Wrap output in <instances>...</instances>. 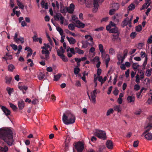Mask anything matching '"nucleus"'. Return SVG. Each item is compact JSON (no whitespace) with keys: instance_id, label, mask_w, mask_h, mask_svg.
Here are the masks:
<instances>
[{"instance_id":"f257e3e1","label":"nucleus","mask_w":152,"mask_h":152,"mask_svg":"<svg viewBox=\"0 0 152 152\" xmlns=\"http://www.w3.org/2000/svg\"><path fill=\"white\" fill-rule=\"evenodd\" d=\"M0 140H3L10 146L12 145L13 142L12 131L8 128H0Z\"/></svg>"},{"instance_id":"f03ea898","label":"nucleus","mask_w":152,"mask_h":152,"mask_svg":"<svg viewBox=\"0 0 152 152\" xmlns=\"http://www.w3.org/2000/svg\"><path fill=\"white\" fill-rule=\"evenodd\" d=\"M75 116L71 113H64L63 115L62 121L66 125L72 124L75 122Z\"/></svg>"},{"instance_id":"7ed1b4c3","label":"nucleus","mask_w":152,"mask_h":152,"mask_svg":"<svg viewBox=\"0 0 152 152\" xmlns=\"http://www.w3.org/2000/svg\"><path fill=\"white\" fill-rule=\"evenodd\" d=\"M104 0H86V2L85 3L86 7H91L93 6L94 8L93 9V12H96L98 9L99 7L98 3H102Z\"/></svg>"},{"instance_id":"20e7f679","label":"nucleus","mask_w":152,"mask_h":152,"mask_svg":"<svg viewBox=\"0 0 152 152\" xmlns=\"http://www.w3.org/2000/svg\"><path fill=\"white\" fill-rule=\"evenodd\" d=\"M95 135L99 138L104 140L106 139V136L105 132L97 129L94 133Z\"/></svg>"},{"instance_id":"39448f33","label":"nucleus","mask_w":152,"mask_h":152,"mask_svg":"<svg viewBox=\"0 0 152 152\" xmlns=\"http://www.w3.org/2000/svg\"><path fill=\"white\" fill-rule=\"evenodd\" d=\"M74 145L77 152H82L84 148V145L83 143L79 142L75 143ZM73 151V152H75L74 148Z\"/></svg>"},{"instance_id":"423d86ee","label":"nucleus","mask_w":152,"mask_h":152,"mask_svg":"<svg viewBox=\"0 0 152 152\" xmlns=\"http://www.w3.org/2000/svg\"><path fill=\"white\" fill-rule=\"evenodd\" d=\"M54 18L55 20H58L60 19L61 24H63L64 19V17L62 16L61 13H57L56 15L54 16Z\"/></svg>"},{"instance_id":"0eeeda50","label":"nucleus","mask_w":152,"mask_h":152,"mask_svg":"<svg viewBox=\"0 0 152 152\" xmlns=\"http://www.w3.org/2000/svg\"><path fill=\"white\" fill-rule=\"evenodd\" d=\"M145 131L143 133L142 136L144 135L145 134L149 133V132L152 129V123H148V125L145 128Z\"/></svg>"},{"instance_id":"6e6552de","label":"nucleus","mask_w":152,"mask_h":152,"mask_svg":"<svg viewBox=\"0 0 152 152\" xmlns=\"http://www.w3.org/2000/svg\"><path fill=\"white\" fill-rule=\"evenodd\" d=\"M1 109L5 115L9 118V117L8 116L10 114L11 112L10 110L4 106H1Z\"/></svg>"},{"instance_id":"1a4fd4ad","label":"nucleus","mask_w":152,"mask_h":152,"mask_svg":"<svg viewBox=\"0 0 152 152\" xmlns=\"http://www.w3.org/2000/svg\"><path fill=\"white\" fill-rule=\"evenodd\" d=\"M75 22L76 23L75 27H76L82 28H84L85 26V24L79 20H76Z\"/></svg>"},{"instance_id":"9d476101","label":"nucleus","mask_w":152,"mask_h":152,"mask_svg":"<svg viewBox=\"0 0 152 152\" xmlns=\"http://www.w3.org/2000/svg\"><path fill=\"white\" fill-rule=\"evenodd\" d=\"M75 8V5L73 4H71L69 7H66V10L67 12L69 13L72 14L73 13Z\"/></svg>"},{"instance_id":"9b49d317","label":"nucleus","mask_w":152,"mask_h":152,"mask_svg":"<svg viewBox=\"0 0 152 152\" xmlns=\"http://www.w3.org/2000/svg\"><path fill=\"white\" fill-rule=\"evenodd\" d=\"M119 34L120 33L119 32L113 34V37L112 39L113 41H115L117 40L120 41L121 40V39L119 37Z\"/></svg>"},{"instance_id":"f8f14e48","label":"nucleus","mask_w":152,"mask_h":152,"mask_svg":"<svg viewBox=\"0 0 152 152\" xmlns=\"http://www.w3.org/2000/svg\"><path fill=\"white\" fill-rule=\"evenodd\" d=\"M18 105L19 110H22L25 106V102L23 100L20 101L18 102Z\"/></svg>"},{"instance_id":"ddd939ff","label":"nucleus","mask_w":152,"mask_h":152,"mask_svg":"<svg viewBox=\"0 0 152 152\" xmlns=\"http://www.w3.org/2000/svg\"><path fill=\"white\" fill-rule=\"evenodd\" d=\"M99 48L101 53L102 57H103L105 55V53L104 52L103 46L102 44H100L99 45Z\"/></svg>"},{"instance_id":"4468645a","label":"nucleus","mask_w":152,"mask_h":152,"mask_svg":"<svg viewBox=\"0 0 152 152\" xmlns=\"http://www.w3.org/2000/svg\"><path fill=\"white\" fill-rule=\"evenodd\" d=\"M42 54L45 55V59L46 60H48L49 58V55L50 54V52L48 50H42Z\"/></svg>"},{"instance_id":"2eb2a0df","label":"nucleus","mask_w":152,"mask_h":152,"mask_svg":"<svg viewBox=\"0 0 152 152\" xmlns=\"http://www.w3.org/2000/svg\"><path fill=\"white\" fill-rule=\"evenodd\" d=\"M129 19L128 17H127L124 20L121 24V26L122 27H124L128 25L129 22Z\"/></svg>"},{"instance_id":"dca6fc26","label":"nucleus","mask_w":152,"mask_h":152,"mask_svg":"<svg viewBox=\"0 0 152 152\" xmlns=\"http://www.w3.org/2000/svg\"><path fill=\"white\" fill-rule=\"evenodd\" d=\"M106 145L107 147L110 149H111L113 148V143L110 140H107L106 143Z\"/></svg>"},{"instance_id":"f3484780","label":"nucleus","mask_w":152,"mask_h":152,"mask_svg":"<svg viewBox=\"0 0 152 152\" xmlns=\"http://www.w3.org/2000/svg\"><path fill=\"white\" fill-rule=\"evenodd\" d=\"M66 38L70 44H74L76 42L75 39L72 37L69 38L67 36Z\"/></svg>"},{"instance_id":"a211bd4d","label":"nucleus","mask_w":152,"mask_h":152,"mask_svg":"<svg viewBox=\"0 0 152 152\" xmlns=\"http://www.w3.org/2000/svg\"><path fill=\"white\" fill-rule=\"evenodd\" d=\"M145 138L147 140H152V134L150 133H147L145 134Z\"/></svg>"},{"instance_id":"6ab92c4d","label":"nucleus","mask_w":152,"mask_h":152,"mask_svg":"<svg viewBox=\"0 0 152 152\" xmlns=\"http://www.w3.org/2000/svg\"><path fill=\"white\" fill-rule=\"evenodd\" d=\"M33 40L34 42H37L39 41L40 44H41L42 42V39L41 38H37L36 35H34L32 37Z\"/></svg>"},{"instance_id":"aec40b11","label":"nucleus","mask_w":152,"mask_h":152,"mask_svg":"<svg viewBox=\"0 0 152 152\" xmlns=\"http://www.w3.org/2000/svg\"><path fill=\"white\" fill-rule=\"evenodd\" d=\"M150 4V3H149L148 1H146L145 3L143 4L142 8L140 9V10H144L145 8H147L149 6Z\"/></svg>"},{"instance_id":"412c9836","label":"nucleus","mask_w":152,"mask_h":152,"mask_svg":"<svg viewBox=\"0 0 152 152\" xmlns=\"http://www.w3.org/2000/svg\"><path fill=\"white\" fill-rule=\"evenodd\" d=\"M127 100L129 103L134 102L135 100V97L132 96H128L127 98Z\"/></svg>"},{"instance_id":"4be33fe9","label":"nucleus","mask_w":152,"mask_h":152,"mask_svg":"<svg viewBox=\"0 0 152 152\" xmlns=\"http://www.w3.org/2000/svg\"><path fill=\"white\" fill-rule=\"evenodd\" d=\"M6 83L7 84H10L12 80V77L10 76H6L5 77Z\"/></svg>"},{"instance_id":"5701e85b","label":"nucleus","mask_w":152,"mask_h":152,"mask_svg":"<svg viewBox=\"0 0 152 152\" xmlns=\"http://www.w3.org/2000/svg\"><path fill=\"white\" fill-rule=\"evenodd\" d=\"M110 33H114V34L118 33V28L116 26H115L114 28H112L110 31Z\"/></svg>"},{"instance_id":"b1692460","label":"nucleus","mask_w":152,"mask_h":152,"mask_svg":"<svg viewBox=\"0 0 152 152\" xmlns=\"http://www.w3.org/2000/svg\"><path fill=\"white\" fill-rule=\"evenodd\" d=\"M58 55L61 57L64 61L66 62L68 61L67 58L64 54L59 55V53L58 52Z\"/></svg>"},{"instance_id":"393cba45","label":"nucleus","mask_w":152,"mask_h":152,"mask_svg":"<svg viewBox=\"0 0 152 152\" xmlns=\"http://www.w3.org/2000/svg\"><path fill=\"white\" fill-rule=\"evenodd\" d=\"M41 5L42 8H45V9H48V5L47 3H45L44 1L42 0L41 2Z\"/></svg>"},{"instance_id":"a878e982","label":"nucleus","mask_w":152,"mask_h":152,"mask_svg":"<svg viewBox=\"0 0 152 152\" xmlns=\"http://www.w3.org/2000/svg\"><path fill=\"white\" fill-rule=\"evenodd\" d=\"M8 149V147L6 146L3 147L0 146V152H7Z\"/></svg>"},{"instance_id":"bb28decb","label":"nucleus","mask_w":152,"mask_h":152,"mask_svg":"<svg viewBox=\"0 0 152 152\" xmlns=\"http://www.w3.org/2000/svg\"><path fill=\"white\" fill-rule=\"evenodd\" d=\"M96 96L95 95L91 94L90 98L92 102L94 104H95L96 102Z\"/></svg>"},{"instance_id":"cd10ccee","label":"nucleus","mask_w":152,"mask_h":152,"mask_svg":"<svg viewBox=\"0 0 152 152\" xmlns=\"http://www.w3.org/2000/svg\"><path fill=\"white\" fill-rule=\"evenodd\" d=\"M119 7V4L117 3H113L112 4L113 9L115 10H118Z\"/></svg>"},{"instance_id":"c85d7f7f","label":"nucleus","mask_w":152,"mask_h":152,"mask_svg":"<svg viewBox=\"0 0 152 152\" xmlns=\"http://www.w3.org/2000/svg\"><path fill=\"white\" fill-rule=\"evenodd\" d=\"M17 5L19 6V7L23 10L24 8V6L23 4L22 3L19 1L18 0H17Z\"/></svg>"},{"instance_id":"c756f323","label":"nucleus","mask_w":152,"mask_h":152,"mask_svg":"<svg viewBox=\"0 0 152 152\" xmlns=\"http://www.w3.org/2000/svg\"><path fill=\"white\" fill-rule=\"evenodd\" d=\"M3 58L7 60V59H12V57L11 55H9L8 53H7L5 56L3 57Z\"/></svg>"},{"instance_id":"7c9ffc66","label":"nucleus","mask_w":152,"mask_h":152,"mask_svg":"<svg viewBox=\"0 0 152 152\" xmlns=\"http://www.w3.org/2000/svg\"><path fill=\"white\" fill-rule=\"evenodd\" d=\"M18 87L20 90L22 91H23L24 90L26 91L28 89V87L26 86H20L18 85Z\"/></svg>"},{"instance_id":"2f4dec72","label":"nucleus","mask_w":152,"mask_h":152,"mask_svg":"<svg viewBox=\"0 0 152 152\" xmlns=\"http://www.w3.org/2000/svg\"><path fill=\"white\" fill-rule=\"evenodd\" d=\"M75 25L74 24L70 23L68 25V27L69 29L71 30H74L75 28Z\"/></svg>"},{"instance_id":"473e14b6","label":"nucleus","mask_w":152,"mask_h":152,"mask_svg":"<svg viewBox=\"0 0 152 152\" xmlns=\"http://www.w3.org/2000/svg\"><path fill=\"white\" fill-rule=\"evenodd\" d=\"M75 50L76 52L80 54H82L84 53L83 51V50L79 49L77 48H76L75 49Z\"/></svg>"},{"instance_id":"72a5a7b5","label":"nucleus","mask_w":152,"mask_h":152,"mask_svg":"<svg viewBox=\"0 0 152 152\" xmlns=\"http://www.w3.org/2000/svg\"><path fill=\"white\" fill-rule=\"evenodd\" d=\"M45 77V75L42 72H40L38 76V79L39 80H42L44 79Z\"/></svg>"},{"instance_id":"f704fd0d","label":"nucleus","mask_w":152,"mask_h":152,"mask_svg":"<svg viewBox=\"0 0 152 152\" xmlns=\"http://www.w3.org/2000/svg\"><path fill=\"white\" fill-rule=\"evenodd\" d=\"M9 104L10 105V107L13 109L14 111H16L17 110L18 107L14 105L13 104L11 103H10Z\"/></svg>"},{"instance_id":"c9c22d12","label":"nucleus","mask_w":152,"mask_h":152,"mask_svg":"<svg viewBox=\"0 0 152 152\" xmlns=\"http://www.w3.org/2000/svg\"><path fill=\"white\" fill-rule=\"evenodd\" d=\"M56 29L57 31L59 32L60 35L62 36L63 35V29L60 27H56Z\"/></svg>"},{"instance_id":"e433bc0d","label":"nucleus","mask_w":152,"mask_h":152,"mask_svg":"<svg viewBox=\"0 0 152 152\" xmlns=\"http://www.w3.org/2000/svg\"><path fill=\"white\" fill-rule=\"evenodd\" d=\"M80 71V69L78 67H75L74 69V73L76 75L78 74Z\"/></svg>"},{"instance_id":"4c0bfd02","label":"nucleus","mask_w":152,"mask_h":152,"mask_svg":"<svg viewBox=\"0 0 152 152\" xmlns=\"http://www.w3.org/2000/svg\"><path fill=\"white\" fill-rule=\"evenodd\" d=\"M17 39V40H16V41L15 42L17 43H18L19 41H20L22 44L24 42V39L23 37H19Z\"/></svg>"},{"instance_id":"58836bf2","label":"nucleus","mask_w":152,"mask_h":152,"mask_svg":"<svg viewBox=\"0 0 152 152\" xmlns=\"http://www.w3.org/2000/svg\"><path fill=\"white\" fill-rule=\"evenodd\" d=\"M6 90L7 91L9 95H10L11 94L13 91V88H11L9 87H7L6 88Z\"/></svg>"},{"instance_id":"ea45409f","label":"nucleus","mask_w":152,"mask_h":152,"mask_svg":"<svg viewBox=\"0 0 152 152\" xmlns=\"http://www.w3.org/2000/svg\"><path fill=\"white\" fill-rule=\"evenodd\" d=\"M15 68V66L12 64H10L8 66V70L11 72H12Z\"/></svg>"},{"instance_id":"a19ab883","label":"nucleus","mask_w":152,"mask_h":152,"mask_svg":"<svg viewBox=\"0 0 152 152\" xmlns=\"http://www.w3.org/2000/svg\"><path fill=\"white\" fill-rule=\"evenodd\" d=\"M135 8V5L133 4H131L128 7V9L129 10H132Z\"/></svg>"},{"instance_id":"79ce46f5","label":"nucleus","mask_w":152,"mask_h":152,"mask_svg":"<svg viewBox=\"0 0 152 152\" xmlns=\"http://www.w3.org/2000/svg\"><path fill=\"white\" fill-rule=\"evenodd\" d=\"M61 76V75L60 74H58L57 75H54V80L57 81L60 78Z\"/></svg>"},{"instance_id":"37998d69","label":"nucleus","mask_w":152,"mask_h":152,"mask_svg":"<svg viewBox=\"0 0 152 152\" xmlns=\"http://www.w3.org/2000/svg\"><path fill=\"white\" fill-rule=\"evenodd\" d=\"M139 65L137 63H134L132 64V67L134 70L137 69Z\"/></svg>"},{"instance_id":"c03bdc74","label":"nucleus","mask_w":152,"mask_h":152,"mask_svg":"<svg viewBox=\"0 0 152 152\" xmlns=\"http://www.w3.org/2000/svg\"><path fill=\"white\" fill-rule=\"evenodd\" d=\"M142 28L140 25H138L136 27V30L137 31L139 32L142 30Z\"/></svg>"},{"instance_id":"a18cd8bd","label":"nucleus","mask_w":152,"mask_h":152,"mask_svg":"<svg viewBox=\"0 0 152 152\" xmlns=\"http://www.w3.org/2000/svg\"><path fill=\"white\" fill-rule=\"evenodd\" d=\"M148 57H146L145 58V60H144V62L143 64V69H145V66L147 64V60H148Z\"/></svg>"},{"instance_id":"49530a36","label":"nucleus","mask_w":152,"mask_h":152,"mask_svg":"<svg viewBox=\"0 0 152 152\" xmlns=\"http://www.w3.org/2000/svg\"><path fill=\"white\" fill-rule=\"evenodd\" d=\"M113 110L112 108H111L107 111V116L113 113Z\"/></svg>"},{"instance_id":"de8ad7c7","label":"nucleus","mask_w":152,"mask_h":152,"mask_svg":"<svg viewBox=\"0 0 152 152\" xmlns=\"http://www.w3.org/2000/svg\"><path fill=\"white\" fill-rule=\"evenodd\" d=\"M105 56V57H106V58L105 59V62H109L110 60V58L109 55L108 54H107L106 55L105 54V56H104L103 57H102L103 58Z\"/></svg>"},{"instance_id":"09e8293b","label":"nucleus","mask_w":152,"mask_h":152,"mask_svg":"<svg viewBox=\"0 0 152 152\" xmlns=\"http://www.w3.org/2000/svg\"><path fill=\"white\" fill-rule=\"evenodd\" d=\"M137 34L136 32H132L130 34V37L132 39L136 37Z\"/></svg>"},{"instance_id":"8fccbe9b","label":"nucleus","mask_w":152,"mask_h":152,"mask_svg":"<svg viewBox=\"0 0 152 152\" xmlns=\"http://www.w3.org/2000/svg\"><path fill=\"white\" fill-rule=\"evenodd\" d=\"M18 34H19L18 32H16L15 34V36H14L13 39H14V41L15 42L16 41V40H17V39H18Z\"/></svg>"},{"instance_id":"3c124183","label":"nucleus","mask_w":152,"mask_h":152,"mask_svg":"<svg viewBox=\"0 0 152 152\" xmlns=\"http://www.w3.org/2000/svg\"><path fill=\"white\" fill-rule=\"evenodd\" d=\"M151 74V72L150 69H148L146 70L145 75L148 77L150 76Z\"/></svg>"},{"instance_id":"603ef678","label":"nucleus","mask_w":152,"mask_h":152,"mask_svg":"<svg viewBox=\"0 0 152 152\" xmlns=\"http://www.w3.org/2000/svg\"><path fill=\"white\" fill-rule=\"evenodd\" d=\"M152 43V35L150 36L149 37L147 41V43L148 44H150Z\"/></svg>"},{"instance_id":"864d4df0","label":"nucleus","mask_w":152,"mask_h":152,"mask_svg":"<svg viewBox=\"0 0 152 152\" xmlns=\"http://www.w3.org/2000/svg\"><path fill=\"white\" fill-rule=\"evenodd\" d=\"M140 55L142 58H144L145 57V58L146 57H147V56L146 54L143 51L141 52L140 53Z\"/></svg>"},{"instance_id":"5fc2aeb1","label":"nucleus","mask_w":152,"mask_h":152,"mask_svg":"<svg viewBox=\"0 0 152 152\" xmlns=\"http://www.w3.org/2000/svg\"><path fill=\"white\" fill-rule=\"evenodd\" d=\"M133 16H132L129 20V22L128 23L129 26V27L131 28L132 27V21L133 19Z\"/></svg>"},{"instance_id":"6e6d98bb","label":"nucleus","mask_w":152,"mask_h":152,"mask_svg":"<svg viewBox=\"0 0 152 152\" xmlns=\"http://www.w3.org/2000/svg\"><path fill=\"white\" fill-rule=\"evenodd\" d=\"M109 53L112 55L114 54L115 52L114 49L112 48H110L109 50Z\"/></svg>"},{"instance_id":"4d7b16f0","label":"nucleus","mask_w":152,"mask_h":152,"mask_svg":"<svg viewBox=\"0 0 152 152\" xmlns=\"http://www.w3.org/2000/svg\"><path fill=\"white\" fill-rule=\"evenodd\" d=\"M58 52L59 53V55L64 54V53L65 52V51L63 49L62 50H61L59 49L57 50V53L58 54Z\"/></svg>"},{"instance_id":"13d9d810","label":"nucleus","mask_w":152,"mask_h":152,"mask_svg":"<svg viewBox=\"0 0 152 152\" xmlns=\"http://www.w3.org/2000/svg\"><path fill=\"white\" fill-rule=\"evenodd\" d=\"M61 12L63 14H66L67 12L66 7L65 8H64L63 9H61L60 10Z\"/></svg>"},{"instance_id":"bf43d9fd","label":"nucleus","mask_w":152,"mask_h":152,"mask_svg":"<svg viewBox=\"0 0 152 152\" xmlns=\"http://www.w3.org/2000/svg\"><path fill=\"white\" fill-rule=\"evenodd\" d=\"M28 51L29 52L28 53L27 56V58H28L32 54V50L31 49H29V50H28Z\"/></svg>"},{"instance_id":"052dcab7","label":"nucleus","mask_w":152,"mask_h":152,"mask_svg":"<svg viewBox=\"0 0 152 152\" xmlns=\"http://www.w3.org/2000/svg\"><path fill=\"white\" fill-rule=\"evenodd\" d=\"M10 45L15 50H17V46L16 45L14 44H11Z\"/></svg>"},{"instance_id":"680f3d73","label":"nucleus","mask_w":152,"mask_h":152,"mask_svg":"<svg viewBox=\"0 0 152 152\" xmlns=\"http://www.w3.org/2000/svg\"><path fill=\"white\" fill-rule=\"evenodd\" d=\"M140 87L139 85L136 84L134 86V89L135 91H138L140 89Z\"/></svg>"},{"instance_id":"e2e57ef3","label":"nucleus","mask_w":152,"mask_h":152,"mask_svg":"<svg viewBox=\"0 0 152 152\" xmlns=\"http://www.w3.org/2000/svg\"><path fill=\"white\" fill-rule=\"evenodd\" d=\"M104 28L103 27H100L99 28H96L95 29V31H102Z\"/></svg>"},{"instance_id":"0e129e2a","label":"nucleus","mask_w":152,"mask_h":152,"mask_svg":"<svg viewBox=\"0 0 152 152\" xmlns=\"http://www.w3.org/2000/svg\"><path fill=\"white\" fill-rule=\"evenodd\" d=\"M115 11V10L113 9L110 10L109 12V14L110 15H113Z\"/></svg>"},{"instance_id":"69168bd1","label":"nucleus","mask_w":152,"mask_h":152,"mask_svg":"<svg viewBox=\"0 0 152 152\" xmlns=\"http://www.w3.org/2000/svg\"><path fill=\"white\" fill-rule=\"evenodd\" d=\"M114 110H115L117 111L118 112L121 111L120 109V107L119 106H116L114 107Z\"/></svg>"},{"instance_id":"338daca9","label":"nucleus","mask_w":152,"mask_h":152,"mask_svg":"<svg viewBox=\"0 0 152 152\" xmlns=\"http://www.w3.org/2000/svg\"><path fill=\"white\" fill-rule=\"evenodd\" d=\"M135 81L137 83H140V78L138 75H137L136 76Z\"/></svg>"},{"instance_id":"774afa93","label":"nucleus","mask_w":152,"mask_h":152,"mask_svg":"<svg viewBox=\"0 0 152 152\" xmlns=\"http://www.w3.org/2000/svg\"><path fill=\"white\" fill-rule=\"evenodd\" d=\"M139 144V141L137 140L134 142L133 146L134 147H137L138 146Z\"/></svg>"}]
</instances>
